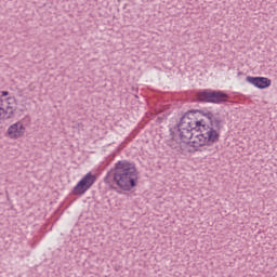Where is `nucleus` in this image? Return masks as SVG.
Here are the masks:
<instances>
[{
  "mask_svg": "<svg viewBox=\"0 0 277 277\" xmlns=\"http://www.w3.org/2000/svg\"><path fill=\"white\" fill-rule=\"evenodd\" d=\"M0 111H2V116H8V108H3V100L0 97Z\"/></svg>",
  "mask_w": 277,
  "mask_h": 277,
  "instance_id": "2eb2a0df",
  "label": "nucleus"
},
{
  "mask_svg": "<svg viewBox=\"0 0 277 277\" xmlns=\"http://www.w3.org/2000/svg\"><path fill=\"white\" fill-rule=\"evenodd\" d=\"M199 116H203L210 122L209 129H214V131H222V117L214 116L212 111H199Z\"/></svg>",
  "mask_w": 277,
  "mask_h": 277,
  "instance_id": "20e7f679",
  "label": "nucleus"
},
{
  "mask_svg": "<svg viewBox=\"0 0 277 277\" xmlns=\"http://www.w3.org/2000/svg\"><path fill=\"white\" fill-rule=\"evenodd\" d=\"M228 102V94L224 91H213L210 90V103L214 105H222L223 103Z\"/></svg>",
  "mask_w": 277,
  "mask_h": 277,
  "instance_id": "0eeeda50",
  "label": "nucleus"
},
{
  "mask_svg": "<svg viewBox=\"0 0 277 277\" xmlns=\"http://www.w3.org/2000/svg\"><path fill=\"white\" fill-rule=\"evenodd\" d=\"M10 94V92H8V91H2L1 92V96H8Z\"/></svg>",
  "mask_w": 277,
  "mask_h": 277,
  "instance_id": "f3484780",
  "label": "nucleus"
},
{
  "mask_svg": "<svg viewBox=\"0 0 277 277\" xmlns=\"http://www.w3.org/2000/svg\"><path fill=\"white\" fill-rule=\"evenodd\" d=\"M93 183H96V175L89 172L77 183L71 194H74V196H83V194L92 187Z\"/></svg>",
  "mask_w": 277,
  "mask_h": 277,
  "instance_id": "f03ea898",
  "label": "nucleus"
},
{
  "mask_svg": "<svg viewBox=\"0 0 277 277\" xmlns=\"http://www.w3.org/2000/svg\"><path fill=\"white\" fill-rule=\"evenodd\" d=\"M200 153L205 151L213 155V153H217V146L215 144H209L205 141H199Z\"/></svg>",
  "mask_w": 277,
  "mask_h": 277,
  "instance_id": "9d476101",
  "label": "nucleus"
},
{
  "mask_svg": "<svg viewBox=\"0 0 277 277\" xmlns=\"http://www.w3.org/2000/svg\"><path fill=\"white\" fill-rule=\"evenodd\" d=\"M198 117L195 118V129H198V127H205V120H196Z\"/></svg>",
  "mask_w": 277,
  "mask_h": 277,
  "instance_id": "dca6fc26",
  "label": "nucleus"
},
{
  "mask_svg": "<svg viewBox=\"0 0 277 277\" xmlns=\"http://www.w3.org/2000/svg\"><path fill=\"white\" fill-rule=\"evenodd\" d=\"M193 144H198V141H194Z\"/></svg>",
  "mask_w": 277,
  "mask_h": 277,
  "instance_id": "aec40b11",
  "label": "nucleus"
},
{
  "mask_svg": "<svg viewBox=\"0 0 277 277\" xmlns=\"http://www.w3.org/2000/svg\"><path fill=\"white\" fill-rule=\"evenodd\" d=\"M6 119V116L3 115L1 111H0V120H5Z\"/></svg>",
  "mask_w": 277,
  "mask_h": 277,
  "instance_id": "a211bd4d",
  "label": "nucleus"
},
{
  "mask_svg": "<svg viewBox=\"0 0 277 277\" xmlns=\"http://www.w3.org/2000/svg\"><path fill=\"white\" fill-rule=\"evenodd\" d=\"M241 75H243V71H239V72H238V77L241 76Z\"/></svg>",
  "mask_w": 277,
  "mask_h": 277,
  "instance_id": "6ab92c4d",
  "label": "nucleus"
},
{
  "mask_svg": "<svg viewBox=\"0 0 277 277\" xmlns=\"http://www.w3.org/2000/svg\"><path fill=\"white\" fill-rule=\"evenodd\" d=\"M195 118H196V114H195L194 116H189L188 129H189L190 131L196 130Z\"/></svg>",
  "mask_w": 277,
  "mask_h": 277,
  "instance_id": "4468645a",
  "label": "nucleus"
},
{
  "mask_svg": "<svg viewBox=\"0 0 277 277\" xmlns=\"http://www.w3.org/2000/svg\"><path fill=\"white\" fill-rule=\"evenodd\" d=\"M196 98L198 101V103H210L211 101V90H202V91H199L197 94H196Z\"/></svg>",
  "mask_w": 277,
  "mask_h": 277,
  "instance_id": "9b49d317",
  "label": "nucleus"
},
{
  "mask_svg": "<svg viewBox=\"0 0 277 277\" xmlns=\"http://www.w3.org/2000/svg\"><path fill=\"white\" fill-rule=\"evenodd\" d=\"M137 168L135 163L128 160H119L104 177L106 185L117 186L121 192H131L137 187Z\"/></svg>",
  "mask_w": 277,
  "mask_h": 277,
  "instance_id": "f257e3e1",
  "label": "nucleus"
},
{
  "mask_svg": "<svg viewBox=\"0 0 277 277\" xmlns=\"http://www.w3.org/2000/svg\"><path fill=\"white\" fill-rule=\"evenodd\" d=\"M196 137L199 142H206V144H217L220 142V134L213 128H209L206 133L198 134Z\"/></svg>",
  "mask_w": 277,
  "mask_h": 277,
  "instance_id": "7ed1b4c3",
  "label": "nucleus"
},
{
  "mask_svg": "<svg viewBox=\"0 0 277 277\" xmlns=\"http://www.w3.org/2000/svg\"><path fill=\"white\" fill-rule=\"evenodd\" d=\"M6 133L11 140H18V137L25 135V126L21 121L13 123L9 127Z\"/></svg>",
  "mask_w": 277,
  "mask_h": 277,
  "instance_id": "423d86ee",
  "label": "nucleus"
},
{
  "mask_svg": "<svg viewBox=\"0 0 277 277\" xmlns=\"http://www.w3.org/2000/svg\"><path fill=\"white\" fill-rule=\"evenodd\" d=\"M177 131L180 133V140H182L184 144H189V140L194 137V132H192L194 130L177 128Z\"/></svg>",
  "mask_w": 277,
  "mask_h": 277,
  "instance_id": "1a4fd4ad",
  "label": "nucleus"
},
{
  "mask_svg": "<svg viewBox=\"0 0 277 277\" xmlns=\"http://www.w3.org/2000/svg\"><path fill=\"white\" fill-rule=\"evenodd\" d=\"M170 137H171V140L167 141V145H169L170 148H172L173 150L179 148V142H176V140H174V132L172 131V129H170Z\"/></svg>",
  "mask_w": 277,
  "mask_h": 277,
  "instance_id": "ddd939ff",
  "label": "nucleus"
},
{
  "mask_svg": "<svg viewBox=\"0 0 277 277\" xmlns=\"http://www.w3.org/2000/svg\"><path fill=\"white\" fill-rule=\"evenodd\" d=\"M200 111L202 110L196 109V110H188L187 113H185V115L180 119L177 129H189V116H194L195 114L200 115Z\"/></svg>",
  "mask_w": 277,
  "mask_h": 277,
  "instance_id": "6e6552de",
  "label": "nucleus"
},
{
  "mask_svg": "<svg viewBox=\"0 0 277 277\" xmlns=\"http://www.w3.org/2000/svg\"><path fill=\"white\" fill-rule=\"evenodd\" d=\"M6 103H8V107H6V111L9 114V116H6V119L8 118H11L12 116H14V107L10 106L12 105L13 103H16V98L14 97H8L6 98Z\"/></svg>",
  "mask_w": 277,
  "mask_h": 277,
  "instance_id": "f8f14e48",
  "label": "nucleus"
},
{
  "mask_svg": "<svg viewBox=\"0 0 277 277\" xmlns=\"http://www.w3.org/2000/svg\"><path fill=\"white\" fill-rule=\"evenodd\" d=\"M246 81L248 83H251V85H254V88H258L259 90H265L272 85V80L269 78L265 77H252L248 76L246 78Z\"/></svg>",
  "mask_w": 277,
  "mask_h": 277,
  "instance_id": "39448f33",
  "label": "nucleus"
}]
</instances>
